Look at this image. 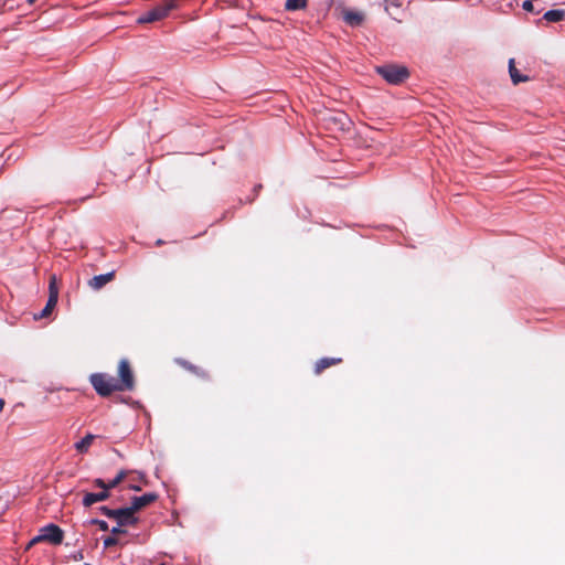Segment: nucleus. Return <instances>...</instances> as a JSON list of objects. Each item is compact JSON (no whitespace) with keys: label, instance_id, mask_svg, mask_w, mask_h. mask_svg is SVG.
<instances>
[{"label":"nucleus","instance_id":"17","mask_svg":"<svg viewBox=\"0 0 565 565\" xmlns=\"http://www.w3.org/2000/svg\"><path fill=\"white\" fill-rule=\"evenodd\" d=\"M308 0H286L285 10L286 11H297L302 10L307 7Z\"/></svg>","mask_w":565,"mask_h":565},{"label":"nucleus","instance_id":"18","mask_svg":"<svg viewBox=\"0 0 565 565\" xmlns=\"http://www.w3.org/2000/svg\"><path fill=\"white\" fill-rule=\"evenodd\" d=\"M128 475H129V472H128V471H126V470H120V471L117 473V476H116L113 480H110L109 482H107V487H108V489L110 490V489L116 488L120 482H122L124 480H126V479H127Z\"/></svg>","mask_w":565,"mask_h":565},{"label":"nucleus","instance_id":"11","mask_svg":"<svg viewBox=\"0 0 565 565\" xmlns=\"http://www.w3.org/2000/svg\"><path fill=\"white\" fill-rule=\"evenodd\" d=\"M108 498H109V492L108 491H100V492H97V493L87 492V493L84 494L83 505L84 507H90L94 503L100 502V501H105Z\"/></svg>","mask_w":565,"mask_h":565},{"label":"nucleus","instance_id":"1","mask_svg":"<svg viewBox=\"0 0 565 565\" xmlns=\"http://www.w3.org/2000/svg\"><path fill=\"white\" fill-rule=\"evenodd\" d=\"M89 383L100 397H108L115 392H122L116 377L108 373H93L89 375Z\"/></svg>","mask_w":565,"mask_h":565},{"label":"nucleus","instance_id":"15","mask_svg":"<svg viewBox=\"0 0 565 565\" xmlns=\"http://www.w3.org/2000/svg\"><path fill=\"white\" fill-rule=\"evenodd\" d=\"M509 73L513 84L515 85L529 81L527 76H522L516 70L514 58L509 60Z\"/></svg>","mask_w":565,"mask_h":565},{"label":"nucleus","instance_id":"25","mask_svg":"<svg viewBox=\"0 0 565 565\" xmlns=\"http://www.w3.org/2000/svg\"><path fill=\"white\" fill-rule=\"evenodd\" d=\"M39 542H43L42 537H41V534L34 536L28 544L26 546V550H29L31 546H33L34 544L39 543Z\"/></svg>","mask_w":565,"mask_h":565},{"label":"nucleus","instance_id":"8","mask_svg":"<svg viewBox=\"0 0 565 565\" xmlns=\"http://www.w3.org/2000/svg\"><path fill=\"white\" fill-rule=\"evenodd\" d=\"M158 499V495L153 492L145 493L140 497H134L131 500L130 509L136 514L139 510L146 508Z\"/></svg>","mask_w":565,"mask_h":565},{"label":"nucleus","instance_id":"10","mask_svg":"<svg viewBox=\"0 0 565 565\" xmlns=\"http://www.w3.org/2000/svg\"><path fill=\"white\" fill-rule=\"evenodd\" d=\"M175 363L178 365H180L181 367H183L184 370L193 373L194 375H196L201 379L207 380L210 377L207 371H205L204 369H202L200 366L192 364L191 362H189L184 359H180V358L175 359Z\"/></svg>","mask_w":565,"mask_h":565},{"label":"nucleus","instance_id":"23","mask_svg":"<svg viewBox=\"0 0 565 565\" xmlns=\"http://www.w3.org/2000/svg\"><path fill=\"white\" fill-rule=\"evenodd\" d=\"M94 484L98 488L102 489V491H108L109 492V489L107 487V482H105L103 479H95L94 480Z\"/></svg>","mask_w":565,"mask_h":565},{"label":"nucleus","instance_id":"22","mask_svg":"<svg viewBox=\"0 0 565 565\" xmlns=\"http://www.w3.org/2000/svg\"><path fill=\"white\" fill-rule=\"evenodd\" d=\"M118 543L117 539L115 536H107L104 539V546L107 548V547H110V546H114Z\"/></svg>","mask_w":565,"mask_h":565},{"label":"nucleus","instance_id":"26","mask_svg":"<svg viewBox=\"0 0 565 565\" xmlns=\"http://www.w3.org/2000/svg\"><path fill=\"white\" fill-rule=\"evenodd\" d=\"M122 526H119V524L117 523V526H114L111 529V533L115 535V534H122V533H126L125 530L121 529Z\"/></svg>","mask_w":565,"mask_h":565},{"label":"nucleus","instance_id":"28","mask_svg":"<svg viewBox=\"0 0 565 565\" xmlns=\"http://www.w3.org/2000/svg\"><path fill=\"white\" fill-rule=\"evenodd\" d=\"M4 406V399L0 398V412L3 409Z\"/></svg>","mask_w":565,"mask_h":565},{"label":"nucleus","instance_id":"31","mask_svg":"<svg viewBox=\"0 0 565 565\" xmlns=\"http://www.w3.org/2000/svg\"><path fill=\"white\" fill-rule=\"evenodd\" d=\"M85 565H90V564H85Z\"/></svg>","mask_w":565,"mask_h":565},{"label":"nucleus","instance_id":"2","mask_svg":"<svg viewBox=\"0 0 565 565\" xmlns=\"http://www.w3.org/2000/svg\"><path fill=\"white\" fill-rule=\"evenodd\" d=\"M177 7L175 0H166L163 3L141 14L137 22L140 24L152 23L164 19Z\"/></svg>","mask_w":565,"mask_h":565},{"label":"nucleus","instance_id":"29","mask_svg":"<svg viewBox=\"0 0 565 565\" xmlns=\"http://www.w3.org/2000/svg\"><path fill=\"white\" fill-rule=\"evenodd\" d=\"M36 0H28L30 4L34 3Z\"/></svg>","mask_w":565,"mask_h":565},{"label":"nucleus","instance_id":"21","mask_svg":"<svg viewBox=\"0 0 565 565\" xmlns=\"http://www.w3.org/2000/svg\"><path fill=\"white\" fill-rule=\"evenodd\" d=\"M90 523L96 524L102 531L108 530V523L104 520L93 519Z\"/></svg>","mask_w":565,"mask_h":565},{"label":"nucleus","instance_id":"6","mask_svg":"<svg viewBox=\"0 0 565 565\" xmlns=\"http://www.w3.org/2000/svg\"><path fill=\"white\" fill-rule=\"evenodd\" d=\"M57 299H58V288L56 285V277L52 276L50 279V284H49L47 302H46L45 307L43 308V310L39 315H35L34 318L42 319V318L47 317L52 312L54 307L56 306Z\"/></svg>","mask_w":565,"mask_h":565},{"label":"nucleus","instance_id":"16","mask_svg":"<svg viewBox=\"0 0 565 565\" xmlns=\"http://www.w3.org/2000/svg\"><path fill=\"white\" fill-rule=\"evenodd\" d=\"M543 18L548 22H559L565 19V11L561 9L548 10Z\"/></svg>","mask_w":565,"mask_h":565},{"label":"nucleus","instance_id":"4","mask_svg":"<svg viewBox=\"0 0 565 565\" xmlns=\"http://www.w3.org/2000/svg\"><path fill=\"white\" fill-rule=\"evenodd\" d=\"M377 73L390 84H401L409 76V72L405 66L384 65L377 67Z\"/></svg>","mask_w":565,"mask_h":565},{"label":"nucleus","instance_id":"20","mask_svg":"<svg viewBox=\"0 0 565 565\" xmlns=\"http://www.w3.org/2000/svg\"><path fill=\"white\" fill-rule=\"evenodd\" d=\"M331 119H333L334 122H339L341 129H344V125L348 121L344 114H338L337 116L332 117Z\"/></svg>","mask_w":565,"mask_h":565},{"label":"nucleus","instance_id":"19","mask_svg":"<svg viewBox=\"0 0 565 565\" xmlns=\"http://www.w3.org/2000/svg\"><path fill=\"white\" fill-rule=\"evenodd\" d=\"M145 481V476L142 473H138L137 478H132L131 482H129L128 488L135 491H140L141 486L138 482Z\"/></svg>","mask_w":565,"mask_h":565},{"label":"nucleus","instance_id":"27","mask_svg":"<svg viewBox=\"0 0 565 565\" xmlns=\"http://www.w3.org/2000/svg\"><path fill=\"white\" fill-rule=\"evenodd\" d=\"M84 558V555L82 552H76L74 555H73V559L74 561H82Z\"/></svg>","mask_w":565,"mask_h":565},{"label":"nucleus","instance_id":"24","mask_svg":"<svg viewBox=\"0 0 565 565\" xmlns=\"http://www.w3.org/2000/svg\"><path fill=\"white\" fill-rule=\"evenodd\" d=\"M522 8H523V10L529 11V12L534 11L533 2L531 0H525L522 4Z\"/></svg>","mask_w":565,"mask_h":565},{"label":"nucleus","instance_id":"3","mask_svg":"<svg viewBox=\"0 0 565 565\" xmlns=\"http://www.w3.org/2000/svg\"><path fill=\"white\" fill-rule=\"evenodd\" d=\"M99 510L107 518L115 520L119 526L135 525L138 521L130 507L121 509H109L107 507H102Z\"/></svg>","mask_w":565,"mask_h":565},{"label":"nucleus","instance_id":"14","mask_svg":"<svg viewBox=\"0 0 565 565\" xmlns=\"http://www.w3.org/2000/svg\"><path fill=\"white\" fill-rule=\"evenodd\" d=\"M95 438H96L95 435L87 434L83 439L75 443L74 447L79 454H85L88 451V449L92 446Z\"/></svg>","mask_w":565,"mask_h":565},{"label":"nucleus","instance_id":"5","mask_svg":"<svg viewBox=\"0 0 565 565\" xmlns=\"http://www.w3.org/2000/svg\"><path fill=\"white\" fill-rule=\"evenodd\" d=\"M122 392L135 388V376L128 360L121 359L118 364V377L116 379Z\"/></svg>","mask_w":565,"mask_h":565},{"label":"nucleus","instance_id":"9","mask_svg":"<svg viewBox=\"0 0 565 565\" xmlns=\"http://www.w3.org/2000/svg\"><path fill=\"white\" fill-rule=\"evenodd\" d=\"M115 278V271H109L107 274L94 276L88 280V286L94 290H99L108 282L113 281Z\"/></svg>","mask_w":565,"mask_h":565},{"label":"nucleus","instance_id":"13","mask_svg":"<svg viewBox=\"0 0 565 565\" xmlns=\"http://www.w3.org/2000/svg\"><path fill=\"white\" fill-rule=\"evenodd\" d=\"M343 19L351 26H358L363 22L364 17L362 13L356 11H345L343 14Z\"/></svg>","mask_w":565,"mask_h":565},{"label":"nucleus","instance_id":"30","mask_svg":"<svg viewBox=\"0 0 565 565\" xmlns=\"http://www.w3.org/2000/svg\"><path fill=\"white\" fill-rule=\"evenodd\" d=\"M160 565H166V564H163V563H162V564H160Z\"/></svg>","mask_w":565,"mask_h":565},{"label":"nucleus","instance_id":"7","mask_svg":"<svg viewBox=\"0 0 565 565\" xmlns=\"http://www.w3.org/2000/svg\"><path fill=\"white\" fill-rule=\"evenodd\" d=\"M40 534L43 541L50 542L54 545L61 544L64 537L63 531L55 524H49L42 527Z\"/></svg>","mask_w":565,"mask_h":565},{"label":"nucleus","instance_id":"12","mask_svg":"<svg viewBox=\"0 0 565 565\" xmlns=\"http://www.w3.org/2000/svg\"><path fill=\"white\" fill-rule=\"evenodd\" d=\"M342 362L341 358H322L315 364V373L320 374L326 369Z\"/></svg>","mask_w":565,"mask_h":565}]
</instances>
